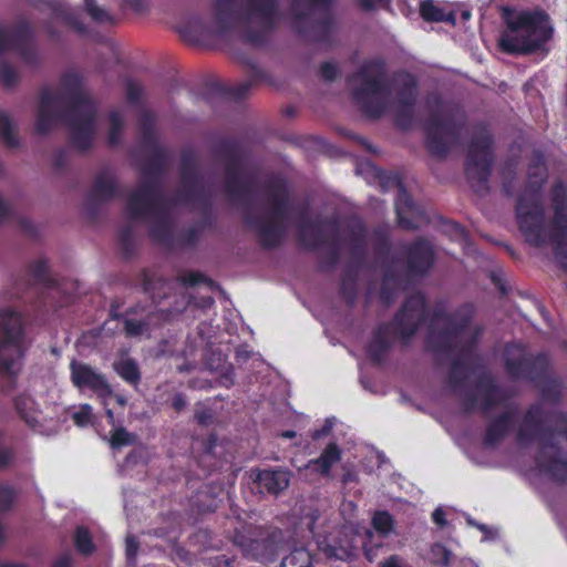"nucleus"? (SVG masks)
Returning <instances> with one entry per match:
<instances>
[{
    "mask_svg": "<svg viewBox=\"0 0 567 567\" xmlns=\"http://www.w3.org/2000/svg\"><path fill=\"white\" fill-rule=\"evenodd\" d=\"M276 18V0H214L208 31L224 35L241 29L252 41H258Z\"/></svg>",
    "mask_w": 567,
    "mask_h": 567,
    "instance_id": "nucleus-8",
    "label": "nucleus"
},
{
    "mask_svg": "<svg viewBox=\"0 0 567 567\" xmlns=\"http://www.w3.org/2000/svg\"><path fill=\"white\" fill-rule=\"evenodd\" d=\"M310 554L303 548H297L282 559L281 567H310Z\"/></svg>",
    "mask_w": 567,
    "mask_h": 567,
    "instance_id": "nucleus-32",
    "label": "nucleus"
},
{
    "mask_svg": "<svg viewBox=\"0 0 567 567\" xmlns=\"http://www.w3.org/2000/svg\"><path fill=\"white\" fill-rule=\"evenodd\" d=\"M503 408L504 411L487 424L484 444L488 447L498 445L511 433L517 422V408L512 405Z\"/></svg>",
    "mask_w": 567,
    "mask_h": 567,
    "instance_id": "nucleus-18",
    "label": "nucleus"
},
{
    "mask_svg": "<svg viewBox=\"0 0 567 567\" xmlns=\"http://www.w3.org/2000/svg\"><path fill=\"white\" fill-rule=\"evenodd\" d=\"M195 417H196V420H197V422H198V423H200V424H207V423L210 421L212 415H210V413H209V412H207V411H202V412H197V413L195 414Z\"/></svg>",
    "mask_w": 567,
    "mask_h": 567,
    "instance_id": "nucleus-54",
    "label": "nucleus"
},
{
    "mask_svg": "<svg viewBox=\"0 0 567 567\" xmlns=\"http://www.w3.org/2000/svg\"><path fill=\"white\" fill-rule=\"evenodd\" d=\"M161 316L151 313L145 319L125 318L124 330L128 337L150 336L151 328L158 324Z\"/></svg>",
    "mask_w": 567,
    "mask_h": 567,
    "instance_id": "nucleus-27",
    "label": "nucleus"
},
{
    "mask_svg": "<svg viewBox=\"0 0 567 567\" xmlns=\"http://www.w3.org/2000/svg\"><path fill=\"white\" fill-rule=\"evenodd\" d=\"M236 353L238 359L249 358V351L246 348H239Z\"/></svg>",
    "mask_w": 567,
    "mask_h": 567,
    "instance_id": "nucleus-61",
    "label": "nucleus"
},
{
    "mask_svg": "<svg viewBox=\"0 0 567 567\" xmlns=\"http://www.w3.org/2000/svg\"><path fill=\"white\" fill-rule=\"evenodd\" d=\"M436 109L432 111L426 124L429 151L437 156L444 155L457 141L464 115L460 109L443 104L432 97Z\"/></svg>",
    "mask_w": 567,
    "mask_h": 567,
    "instance_id": "nucleus-13",
    "label": "nucleus"
},
{
    "mask_svg": "<svg viewBox=\"0 0 567 567\" xmlns=\"http://www.w3.org/2000/svg\"><path fill=\"white\" fill-rule=\"evenodd\" d=\"M251 476L260 489L274 495L286 489L290 482V473L284 468L256 470L251 472Z\"/></svg>",
    "mask_w": 567,
    "mask_h": 567,
    "instance_id": "nucleus-24",
    "label": "nucleus"
},
{
    "mask_svg": "<svg viewBox=\"0 0 567 567\" xmlns=\"http://www.w3.org/2000/svg\"><path fill=\"white\" fill-rule=\"evenodd\" d=\"M381 567H404V564L402 563V559L399 556L393 555L389 559H386L381 565Z\"/></svg>",
    "mask_w": 567,
    "mask_h": 567,
    "instance_id": "nucleus-51",
    "label": "nucleus"
},
{
    "mask_svg": "<svg viewBox=\"0 0 567 567\" xmlns=\"http://www.w3.org/2000/svg\"><path fill=\"white\" fill-rule=\"evenodd\" d=\"M517 443L527 447L537 443L535 467L539 475L563 482L567 478V415L548 413L543 403L532 405L522 417Z\"/></svg>",
    "mask_w": 567,
    "mask_h": 567,
    "instance_id": "nucleus-7",
    "label": "nucleus"
},
{
    "mask_svg": "<svg viewBox=\"0 0 567 567\" xmlns=\"http://www.w3.org/2000/svg\"><path fill=\"white\" fill-rule=\"evenodd\" d=\"M386 0H360L361 6L365 9H373L377 6H381Z\"/></svg>",
    "mask_w": 567,
    "mask_h": 567,
    "instance_id": "nucleus-55",
    "label": "nucleus"
},
{
    "mask_svg": "<svg viewBox=\"0 0 567 567\" xmlns=\"http://www.w3.org/2000/svg\"><path fill=\"white\" fill-rule=\"evenodd\" d=\"M20 80L17 69L8 62L0 64V84L7 89L13 87Z\"/></svg>",
    "mask_w": 567,
    "mask_h": 567,
    "instance_id": "nucleus-35",
    "label": "nucleus"
},
{
    "mask_svg": "<svg viewBox=\"0 0 567 567\" xmlns=\"http://www.w3.org/2000/svg\"><path fill=\"white\" fill-rule=\"evenodd\" d=\"M214 303V299L212 297H204L202 299V303L199 305L200 307H204V308H208L210 307Z\"/></svg>",
    "mask_w": 567,
    "mask_h": 567,
    "instance_id": "nucleus-62",
    "label": "nucleus"
},
{
    "mask_svg": "<svg viewBox=\"0 0 567 567\" xmlns=\"http://www.w3.org/2000/svg\"><path fill=\"white\" fill-rule=\"evenodd\" d=\"M343 536L344 539L333 540V543H329L322 548L328 557L347 560L354 556L358 547V540L353 535L352 529L347 528Z\"/></svg>",
    "mask_w": 567,
    "mask_h": 567,
    "instance_id": "nucleus-25",
    "label": "nucleus"
},
{
    "mask_svg": "<svg viewBox=\"0 0 567 567\" xmlns=\"http://www.w3.org/2000/svg\"><path fill=\"white\" fill-rule=\"evenodd\" d=\"M507 374L513 379H528L536 382L545 400H556L560 393V382L549 373V362L545 354L535 358L527 355L522 344H508L504 351Z\"/></svg>",
    "mask_w": 567,
    "mask_h": 567,
    "instance_id": "nucleus-11",
    "label": "nucleus"
},
{
    "mask_svg": "<svg viewBox=\"0 0 567 567\" xmlns=\"http://www.w3.org/2000/svg\"><path fill=\"white\" fill-rule=\"evenodd\" d=\"M473 307L465 305L452 313L443 307L435 309L429 327L427 343L439 357L451 360L450 384L463 394L468 406L484 411L505 401V395L487 375H477L475 389L467 383L475 374L471 369L472 347L481 334V328L472 324Z\"/></svg>",
    "mask_w": 567,
    "mask_h": 567,
    "instance_id": "nucleus-3",
    "label": "nucleus"
},
{
    "mask_svg": "<svg viewBox=\"0 0 567 567\" xmlns=\"http://www.w3.org/2000/svg\"><path fill=\"white\" fill-rule=\"evenodd\" d=\"M53 567H72V558L70 555H63L58 558Z\"/></svg>",
    "mask_w": 567,
    "mask_h": 567,
    "instance_id": "nucleus-52",
    "label": "nucleus"
},
{
    "mask_svg": "<svg viewBox=\"0 0 567 567\" xmlns=\"http://www.w3.org/2000/svg\"><path fill=\"white\" fill-rule=\"evenodd\" d=\"M30 274L37 281H47L48 264L44 259H37L30 265Z\"/></svg>",
    "mask_w": 567,
    "mask_h": 567,
    "instance_id": "nucleus-40",
    "label": "nucleus"
},
{
    "mask_svg": "<svg viewBox=\"0 0 567 567\" xmlns=\"http://www.w3.org/2000/svg\"><path fill=\"white\" fill-rule=\"evenodd\" d=\"M135 436L125 429H117L112 435L111 444L113 447H121L133 443Z\"/></svg>",
    "mask_w": 567,
    "mask_h": 567,
    "instance_id": "nucleus-41",
    "label": "nucleus"
},
{
    "mask_svg": "<svg viewBox=\"0 0 567 567\" xmlns=\"http://www.w3.org/2000/svg\"><path fill=\"white\" fill-rule=\"evenodd\" d=\"M392 286L394 288L399 287V280L392 269H386L385 274H384L382 290H381V298L385 302H390V300L392 299V296L389 292V288Z\"/></svg>",
    "mask_w": 567,
    "mask_h": 567,
    "instance_id": "nucleus-38",
    "label": "nucleus"
},
{
    "mask_svg": "<svg viewBox=\"0 0 567 567\" xmlns=\"http://www.w3.org/2000/svg\"><path fill=\"white\" fill-rule=\"evenodd\" d=\"M372 525L382 537L388 536L393 529V519L388 512H377L372 518Z\"/></svg>",
    "mask_w": 567,
    "mask_h": 567,
    "instance_id": "nucleus-33",
    "label": "nucleus"
},
{
    "mask_svg": "<svg viewBox=\"0 0 567 567\" xmlns=\"http://www.w3.org/2000/svg\"><path fill=\"white\" fill-rule=\"evenodd\" d=\"M85 9L91 18L101 24H107L113 22V18L107 11L99 7L95 0H84Z\"/></svg>",
    "mask_w": 567,
    "mask_h": 567,
    "instance_id": "nucleus-36",
    "label": "nucleus"
},
{
    "mask_svg": "<svg viewBox=\"0 0 567 567\" xmlns=\"http://www.w3.org/2000/svg\"><path fill=\"white\" fill-rule=\"evenodd\" d=\"M74 542L78 550L84 555L93 551L94 546L89 532L84 527H79L74 535Z\"/></svg>",
    "mask_w": 567,
    "mask_h": 567,
    "instance_id": "nucleus-37",
    "label": "nucleus"
},
{
    "mask_svg": "<svg viewBox=\"0 0 567 567\" xmlns=\"http://www.w3.org/2000/svg\"><path fill=\"white\" fill-rule=\"evenodd\" d=\"M432 519L434 524H436L439 527H443L446 524L445 520V513L441 507L436 508L432 514Z\"/></svg>",
    "mask_w": 567,
    "mask_h": 567,
    "instance_id": "nucleus-50",
    "label": "nucleus"
},
{
    "mask_svg": "<svg viewBox=\"0 0 567 567\" xmlns=\"http://www.w3.org/2000/svg\"><path fill=\"white\" fill-rule=\"evenodd\" d=\"M71 380L78 389L87 388L100 395L111 394V388L103 374L86 363L72 361L70 364Z\"/></svg>",
    "mask_w": 567,
    "mask_h": 567,
    "instance_id": "nucleus-17",
    "label": "nucleus"
},
{
    "mask_svg": "<svg viewBox=\"0 0 567 567\" xmlns=\"http://www.w3.org/2000/svg\"><path fill=\"white\" fill-rule=\"evenodd\" d=\"M395 210L400 226L405 229L417 228L425 219L422 209L412 202L408 192L401 186L395 202Z\"/></svg>",
    "mask_w": 567,
    "mask_h": 567,
    "instance_id": "nucleus-21",
    "label": "nucleus"
},
{
    "mask_svg": "<svg viewBox=\"0 0 567 567\" xmlns=\"http://www.w3.org/2000/svg\"><path fill=\"white\" fill-rule=\"evenodd\" d=\"M116 372L128 383L135 384L140 380L136 362L131 358H122L114 364Z\"/></svg>",
    "mask_w": 567,
    "mask_h": 567,
    "instance_id": "nucleus-30",
    "label": "nucleus"
},
{
    "mask_svg": "<svg viewBox=\"0 0 567 567\" xmlns=\"http://www.w3.org/2000/svg\"><path fill=\"white\" fill-rule=\"evenodd\" d=\"M307 518H308L307 527H308L311 532H313V529H315V523H316V520H317V518H318V515H317L316 513H312V514H310Z\"/></svg>",
    "mask_w": 567,
    "mask_h": 567,
    "instance_id": "nucleus-59",
    "label": "nucleus"
},
{
    "mask_svg": "<svg viewBox=\"0 0 567 567\" xmlns=\"http://www.w3.org/2000/svg\"><path fill=\"white\" fill-rule=\"evenodd\" d=\"M349 85L358 105L370 116L391 112L402 127L411 124L416 99L412 75L401 73L388 80L383 63L369 61L349 79Z\"/></svg>",
    "mask_w": 567,
    "mask_h": 567,
    "instance_id": "nucleus-6",
    "label": "nucleus"
},
{
    "mask_svg": "<svg viewBox=\"0 0 567 567\" xmlns=\"http://www.w3.org/2000/svg\"><path fill=\"white\" fill-rule=\"evenodd\" d=\"M405 258L411 275H423L433 264V251L427 241L417 240L405 251Z\"/></svg>",
    "mask_w": 567,
    "mask_h": 567,
    "instance_id": "nucleus-23",
    "label": "nucleus"
},
{
    "mask_svg": "<svg viewBox=\"0 0 567 567\" xmlns=\"http://www.w3.org/2000/svg\"><path fill=\"white\" fill-rule=\"evenodd\" d=\"M74 423L79 426H86L92 419V406L90 404H82L72 414Z\"/></svg>",
    "mask_w": 567,
    "mask_h": 567,
    "instance_id": "nucleus-39",
    "label": "nucleus"
},
{
    "mask_svg": "<svg viewBox=\"0 0 567 567\" xmlns=\"http://www.w3.org/2000/svg\"><path fill=\"white\" fill-rule=\"evenodd\" d=\"M421 16L427 21H447L455 24L456 17L454 12H444L441 8L436 7L432 0H424L420 6Z\"/></svg>",
    "mask_w": 567,
    "mask_h": 567,
    "instance_id": "nucleus-28",
    "label": "nucleus"
},
{
    "mask_svg": "<svg viewBox=\"0 0 567 567\" xmlns=\"http://www.w3.org/2000/svg\"><path fill=\"white\" fill-rule=\"evenodd\" d=\"M12 215L11 205L0 195V224Z\"/></svg>",
    "mask_w": 567,
    "mask_h": 567,
    "instance_id": "nucleus-48",
    "label": "nucleus"
},
{
    "mask_svg": "<svg viewBox=\"0 0 567 567\" xmlns=\"http://www.w3.org/2000/svg\"><path fill=\"white\" fill-rule=\"evenodd\" d=\"M55 402L47 403L43 396L34 398L31 394H23L16 400V409L27 424L34 427L48 416L47 410Z\"/></svg>",
    "mask_w": 567,
    "mask_h": 567,
    "instance_id": "nucleus-19",
    "label": "nucleus"
},
{
    "mask_svg": "<svg viewBox=\"0 0 567 567\" xmlns=\"http://www.w3.org/2000/svg\"><path fill=\"white\" fill-rule=\"evenodd\" d=\"M153 122L150 113L142 114L143 147L154 157V163L143 166L141 182L126 198L127 226L120 233V243L126 255H130L136 245L135 226L138 224L146 225L152 238L165 246H174L176 241L190 244L197 229L192 228L187 237L176 238L175 213L182 206L192 209L204 207L215 188L212 178L204 176L199 171L195 156L185 153L182 157L181 185L172 198L164 196L157 176L164 164V153L157 145Z\"/></svg>",
    "mask_w": 567,
    "mask_h": 567,
    "instance_id": "nucleus-2",
    "label": "nucleus"
},
{
    "mask_svg": "<svg viewBox=\"0 0 567 567\" xmlns=\"http://www.w3.org/2000/svg\"><path fill=\"white\" fill-rule=\"evenodd\" d=\"M172 405L176 411H181L186 406V401L183 395L177 394L174 396Z\"/></svg>",
    "mask_w": 567,
    "mask_h": 567,
    "instance_id": "nucleus-53",
    "label": "nucleus"
},
{
    "mask_svg": "<svg viewBox=\"0 0 567 567\" xmlns=\"http://www.w3.org/2000/svg\"><path fill=\"white\" fill-rule=\"evenodd\" d=\"M0 141L8 147H17L19 145L16 124L3 110H0Z\"/></svg>",
    "mask_w": 567,
    "mask_h": 567,
    "instance_id": "nucleus-29",
    "label": "nucleus"
},
{
    "mask_svg": "<svg viewBox=\"0 0 567 567\" xmlns=\"http://www.w3.org/2000/svg\"><path fill=\"white\" fill-rule=\"evenodd\" d=\"M218 162L224 168L225 193L234 203L244 207L247 224L264 246H277L295 224L306 246H327L333 261L339 260L346 252L353 259L360 257L365 246L364 227L361 221H351L347 234L340 233L336 221H322L312 218L307 209H295L282 181L274 179L262 187L257 186L244 169L236 151L223 152Z\"/></svg>",
    "mask_w": 567,
    "mask_h": 567,
    "instance_id": "nucleus-1",
    "label": "nucleus"
},
{
    "mask_svg": "<svg viewBox=\"0 0 567 567\" xmlns=\"http://www.w3.org/2000/svg\"><path fill=\"white\" fill-rule=\"evenodd\" d=\"M452 553L441 544H434L430 551V560L439 567H449L451 565Z\"/></svg>",
    "mask_w": 567,
    "mask_h": 567,
    "instance_id": "nucleus-34",
    "label": "nucleus"
},
{
    "mask_svg": "<svg viewBox=\"0 0 567 567\" xmlns=\"http://www.w3.org/2000/svg\"><path fill=\"white\" fill-rule=\"evenodd\" d=\"M281 436L285 437V439H292V437L296 436V432H293V431H286V432H282Z\"/></svg>",
    "mask_w": 567,
    "mask_h": 567,
    "instance_id": "nucleus-63",
    "label": "nucleus"
},
{
    "mask_svg": "<svg viewBox=\"0 0 567 567\" xmlns=\"http://www.w3.org/2000/svg\"><path fill=\"white\" fill-rule=\"evenodd\" d=\"M142 95V87L138 83L128 81L126 83V96L131 103H137Z\"/></svg>",
    "mask_w": 567,
    "mask_h": 567,
    "instance_id": "nucleus-45",
    "label": "nucleus"
},
{
    "mask_svg": "<svg viewBox=\"0 0 567 567\" xmlns=\"http://www.w3.org/2000/svg\"><path fill=\"white\" fill-rule=\"evenodd\" d=\"M235 544L238 545L244 555L256 560L270 561L277 555L276 544L268 538H254L245 534L235 536Z\"/></svg>",
    "mask_w": 567,
    "mask_h": 567,
    "instance_id": "nucleus-20",
    "label": "nucleus"
},
{
    "mask_svg": "<svg viewBox=\"0 0 567 567\" xmlns=\"http://www.w3.org/2000/svg\"><path fill=\"white\" fill-rule=\"evenodd\" d=\"M363 547H364L365 557L370 561H372L374 559V557L377 556L375 549H373L372 547H369L367 542H364Z\"/></svg>",
    "mask_w": 567,
    "mask_h": 567,
    "instance_id": "nucleus-57",
    "label": "nucleus"
},
{
    "mask_svg": "<svg viewBox=\"0 0 567 567\" xmlns=\"http://www.w3.org/2000/svg\"><path fill=\"white\" fill-rule=\"evenodd\" d=\"M333 426V422L331 420H327L324 425L320 430H316L312 434L315 440H318L324 435H327Z\"/></svg>",
    "mask_w": 567,
    "mask_h": 567,
    "instance_id": "nucleus-49",
    "label": "nucleus"
},
{
    "mask_svg": "<svg viewBox=\"0 0 567 567\" xmlns=\"http://www.w3.org/2000/svg\"><path fill=\"white\" fill-rule=\"evenodd\" d=\"M96 107L85 90L82 76L74 71L66 72L55 89H44L40 94L35 130L47 134L59 123L66 122L71 143L84 151L95 141L97 126Z\"/></svg>",
    "mask_w": 567,
    "mask_h": 567,
    "instance_id": "nucleus-5",
    "label": "nucleus"
},
{
    "mask_svg": "<svg viewBox=\"0 0 567 567\" xmlns=\"http://www.w3.org/2000/svg\"><path fill=\"white\" fill-rule=\"evenodd\" d=\"M109 122V143L115 145L121 141L122 132L125 125V120L120 111H112L110 113Z\"/></svg>",
    "mask_w": 567,
    "mask_h": 567,
    "instance_id": "nucleus-31",
    "label": "nucleus"
},
{
    "mask_svg": "<svg viewBox=\"0 0 567 567\" xmlns=\"http://www.w3.org/2000/svg\"><path fill=\"white\" fill-rule=\"evenodd\" d=\"M178 281L185 287H193L199 282H207L209 286L213 282L207 281L200 274L197 272H183L178 276Z\"/></svg>",
    "mask_w": 567,
    "mask_h": 567,
    "instance_id": "nucleus-42",
    "label": "nucleus"
},
{
    "mask_svg": "<svg viewBox=\"0 0 567 567\" xmlns=\"http://www.w3.org/2000/svg\"><path fill=\"white\" fill-rule=\"evenodd\" d=\"M349 287H350L349 279H344L343 282H342V291H343L344 295H347V298L352 299L353 293H352V291L348 292V289H350Z\"/></svg>",
    "mask_w": 567,
    "mask_h": 567,
    "instance_id": "nucleus-60",
    "label": "nucleus"
},
{
    "mask_svg": "<svg viewBox=\"0 0 567 567\" xmlns=\"http://www.w3.org/2000/svg\"><path fill=\"white\" fill-rule=\"evenodd\" d=\"M445 231L452 237L453 240L467 243V235L465 230L455 223H449L445 225Z\"/></svg>",
    "mask_w": 567,
    "mask_h": 567,
    "instance_id": "nucleus-43",
    "label": "nucleus"
},
{
    "mask_svg": "<svg viewBox=\"0 0 567 567\" xmlns=\"http://www.w3.org/2000/svg\"><path fill=\"white\" fill-rule=\"evenodd\" d=\"M16 499V492L8 486L0 487V511L8 509Z\"/></svg>",
    "mask_w": 567,
    "mask_h": 567,
    "instance_id": "nucleus-44",
    "label": "nucleus"
},
{
    "mask_svg": "<svg viewBox=\"0 0 567 567\" xmlns=\"http://www.w3.org/2000/svg\"><path fill=\"white\" fill-rule=\"evenodd\" d=\"M31 37V27L24 20L12 27H0V52L17 50L25 64L34 65L39 61V54L30 44Z\"/></svg>",
    "mask_w": 567,
    "mask_h": 567,
    "instance_id": "nucleus-16",
    "label": "nucleus"
},
{
    "mask_svg": "<svg viewBox=\"0 0 567 567\" xmlns=\"http://www.w3.org/2000/svg\"><path fill=\"white\" fill-rule=\"evenodd\" d=\"M492 138L486 126H478L473 132L466 158V175L476 193L487 192V181L493 161Z\"/></svg>",
    "mask_w": 567,
    "mask_h": 567,
    "instance_id": "nucleus-15",
    "label": "nucleus"
},
{
    "mask_svg": "<svg viewBox=\"0 0 567 567\" xmlns=\"http://www.w3.org/2000/svg\"><path fill=\"white\" fill-rule=\"evenodd\" d=\"M461 17L464 21H467L471 18V12L468 10H464L461 12Z\"/></svg>",
    "mask_w": 567,
    "mask_h": 567,
    "instance_id": "nucleus-64",
    "label": "nucleus"
},
{
    "mask_svg": "<svg viewBox=\"0 0 567 567\" xmlns=\"http://www.w3.org/2000/svg\"><path fill=\"white\" fill-rule=\"evenodd\" d=\"M352 482H357V474L351 471H347L342 476V483L349 484Z\"/></svg>",
    "mask_w": 567,
    "mask_h": 567,
    "instance_id": "nucleus-56",
    "label": "nucleus"
},
{
    "mask_svg": "<svg viewBox=\"0 0 567 567\" xmlns=\"http://www.w3.org/2000/svg\"><path fill=\"white\" fill-rule=\"evenodd\" d=\"M546 178L543 155L535 153L528 166V182L518 196L516 218L526 240L534 246L553 244L555 256L567 268V190L558 184L551 193L554 221L547 225L540 187Z\"/></svg>",
    "mask_w": 567,
    "mask_h": 567,
    "instance_id": "nucleus-4",
    "label": "nucleus"
},
{
    "mask_svg": "<svg viewBox=\"0 0 567 567\" xmlns=\"http://www.w3.org/2000/svg\"><path fill=\"white\" fill-rule=\"evenodd\" d=\"M137 549H138V544H137L135 537L134 536H127L126 537L125 550H126L127 559L130 561H132L133 558L135 557V555L137 553Z\"/></svg>",
    "mask_w": 567,
    "mask_h": 567,
    "instance_id": "nucleus-47",
    "label": "nucleus"
},
{
    "mask_svg": "<svg viewBox=\"0 0 567 567\" xmlns=\"http://www.w3.org/2000/svg\"><path fill=\"white\" fill-rule=\"evenodd\" d=\"M118 194V183L114 169L104 167L100 169L93 181L90 200L105 203Z\"/></svg>",
    "mask_w": 567,
    "mask_h": 567,
    "instance_id": "nucleus-22",
    "label": "nucleus"
},
{
    "mask_svg": "<svg viewBox=\"0 0 567 567\" xmlns=\"http://www.w3.org/2000/svg\"><path fill=\"white\" fill-rule=\"evenodd\" d=\"M27 349L24 320L11 307L0 308V373L12 377L22 365Z\"/></svg>",
    "mask_w": 567,
    "mask_h": 567,
    "instance_id": "nucleus-12",
    "label": "nucleus"
},
{
    "mask_svg": "<svg viewBox=\"0 0 567 567\" xmlns=\"http://www.w3.org/2000/svg\"><path fill=\"white\" fill-rule=\"evenodd\" d=\"M339 74L337 65L332 62H326L321 65V75L327 81H333Z\"/></svg>",
    "mask_w": 567,
    "mask_h": 567,
    "instance_id": "nucleus-46",
    "label": "nucleus"
},
{
    "mask_svg": "<svg viewBox=\"0 0 567 567\" xmlns=\"http://www.w3.org/2000/svg\"><path fill=\"white\" fill-rule=\"evenodd\" d=\"M425 318V302L421 293L412 295L389 326L380 327L373 334L367 352L371 360L380 362L395 337L409 339Z\"/></svg>",
    "mask_w": 567,
    "mask_h": 567,
    "instance_id": "nucleus-10",
    "label": "nucleus"
},
{
    "mask_svg": "<svg viewBox=\"0 0 567 567\" xmlns=\"http://www.w3.org/2000/svg\"><path fill=\"white\" fill-rule=\"evenodd\" d=\"M292 14L296 29L311 41L328 42L336 30L329 0H293Z\"/></svg>",
    "mask_w": 567,
    "mask_h": 567,
    "instance_id": "nucleus-14",
    "label": "nucleus"
},
{
    "mask_svg": "<svg viewBox=\"0 0 567 567\" xmlns=\"http://www.w3.org/2000/svg\"><path fill=\"white\" fill-rule=\"evenodd\" d=\"M457 567H478V565L470 558H463L458 561Z\"/></svg>",
    "mask_w": 567,
    "mask_h": 567,
    "instance_id": "nucleus-58",
    "label": "nucleus"
},
{
    "mask_svg": "<svg viewBox=\"0 0 567 567\" xmlns=\"http://www.w3.org/2000/svg\"><path fill=\"white\" fill-rule=\"evenodd\" d=\"M507 28L498 44L507 53L540 49L551 37L553 29L543 12H518L506 16Z\"/></svg>",
    "mask_w": 567,
    "mask_h": 567,
    "instance_id": "nucleus-9",
    "label": "nucleus"
},
{
    "mask_svg": "<svg viewBox=\"0 0 567 567\" xmlns=\"http://www.w3.org/2000/svg\"><path fill=\"white\" fill-rule=\"evenodd\" d=\"M341 460V451L336 443H330L321 455L310 461L306 468H312L322 475H329L331 467Z\"/></svg>",
    "mask_w": 567,
    "mask_h": 567,
    "instance_id": "nucleus-26",
    "label": "nucleus"
}]
</instances>
